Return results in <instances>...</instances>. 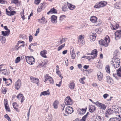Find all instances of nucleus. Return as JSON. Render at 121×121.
<instances>
[{
	"instance_id": "obj_18",
	"label": "nucleus",
	"mask_w": 121,
	"mask_h": 121,
	"mask_svg": "<svg viewBox=\"0 0 121 121\" xmlns=\"http://www.w3.org/2000/svg\"><path fill=\"white\" fill-rule=\"evenodd\" d=\"M89 111L91 112H93L95 110L96 108L95 106L91 105L89 106Z\"/></svg>"
},
{
	"instance_id": "obj_26",
	"label": "nucleus",
	"mask_w": 121,
	"mask_h": 121,
	"mask_svg": "<svg viewBox=\"0 0 121 121\" xmlns=\"http://www.w3.org/2000/svg\"><path fill=\"white\" fill-rule=\"evenodd\" d=\"M68 6L69 9L70 10H72L74 9L75 7V6L70 4V3L67 2Z\"/></svg>"
},
{
	"instance_id": "obj_34",
	"label": "nucleus",
	"mask_w": 121,
	"mask_h": 121,
	"mask_svg": "<svg viewBox=\"0 0 121 121\" xmlns=\"http://www.w3.org/2000/svg\"><path fill=\"white\" fill-rule=\"evenodd\" d=\"M117 70V74L119 77H121V67Z\"/></svg>"
},
{
	"instance_id": "obj_45",
	"label": "nucleus",
	"mask_w": 121,
	"mask_h": 121,
	"mask_svg": "<svg viewBox=\"0 0 121 121\" xmlns=\"http://www.w3.org/2000/svg\"><path fill=\"white\" fill-rule=\"evenodd\" d=\"M65 45V43H64L60 46L57 49L58 51H59L61 50L63 48Z\"/></svg>"
},
{
	"instance_id": "obj_1",
	"label": "nucleus",
	"mask_w": 121,
	"mask_h": 121,
	"mask_svg": "<svg viewBox=\"0 0 121 121\" xmlns=\"http://www.w3.org/2000/svg\"><path fill=\"white\" fill-rule=\"evenodd\" d=\"M110 39L108 35H106L104 40L101 39L99 41V44L101 45L107 47L108 45V43H109Z\"/></svg>"
},
{
	"instance_id": "obj_14",
	"label": "nucleus",
	"mask_w": 121,
	"mask_h": 121,
	"mask_svg": "<svg viewBox=\"0 0 121 121\" xmlns=\"http://www.w3.org/2000/svg\"><path fill=\"white\" fill-rule=\"evenodd\" d=\"M97 75L98 80L99 81H100L103 78V73L100 72H97Z\"/></svg>"
},
{
	"instance_id": "obj_33",
	"label": "nucleus",
	"mask_w": 121,
	"mask_h": 121,
	"mask_svg": "<svg viewBox=\"0 0 121 121\" xmlns=\"http://www.w3.org/2000/svg\"><path fill=\"white\" fill-rule=\"evenodd\" d=\"M13 107L14 108L16 111H17L18 109L17 108H16V107H18V105L17 104V103L16 102H14L13 104Z\"/></svg>"
},
{
	"instance_id": "obj_54",
	"label": "nucleus",
	"mask_w": 121,
	"mask_h": 121,
	"mask_svg": "<svg viewBox=\"0 0 121 121\" xmlns=\"http://www.w3.org/2000/svg\"><path fill=\"white\" fill-rule=\"evenodd\" d=\"M61 109L62 110V111H63L64 110L65 107V104H62L61 105Z\"/></svg>"
},
{
	"instance_id": "obj_37",
	"label": "nucleus",
	"mask_w": 121,
	"mask_h": 121,
	"mask_svg": "<svg viewBox=\"0 0 121 121\" xmlns=\"http://www.w3.org/2000/svg\"><path fill=\"white\" fill-rule=\"evenodd\" d=\"M0 39L2 43H4L6 41L5 38L3 36H0Z\"/></svg>"
},
{
	"instance_id": "obj_47",
	"label": "nucleus",
	"mask_w": 121,
	"mask_h": 121,
	"mask_svg": "<svg viewBox=\"0 0 121 121\" xmlns=\"http://www.w3.org/2000/svg\"><path fill=\"white\" fill-rule=\"evenodd\" d=\"M112 65L114 66V68H115L118 67L120 65V63H114Z\"/></svg>"
},
{
	"instance_id": "obj_56",
	"label": "nucleus",
	"mask_w": 121,
	"mask_h": 121,
	"mask_svg": "<svg viewBox=\"0 0 121 121\" xmlns=\"http://www.w3.org/2000/svg\"><path fill=\"white\" fill-rule=\"evenodd\" d=\"M86 59H88L90 61V60L91 59H93V57L92 56H86Z\"/></svg>"
},
{
	"instance_id": "obj_24",
	"label": "nucleus",
	"mask_w": 121,
	"mask_h": 121,
	"mask_svg": "<svg viewBox=\"0 0 121 121\" xmlns=\"http://www.w3.org/2000/svg\"><path fill=\"white\" fill-rule=\"evenodd\" d=\"M47 53V51L45 50H43V51H41L40 52V54L41 56L45 58L47 57V56L45 55Z\"/></svg>"
},
{
	"instance_id": "obj_9",
	"label": "nucleus",
	"mask_w": 121,
	"mask_h": 121,
	"mask_svg": "<svg viewBox=\"0 0 121 121\" xmlns=\"http://www.w3.org/2000/svg\"><path fill=\"white\" fill-rule=\"evenodd\" d=\"M4 102L6 110L7 111L10 112V110L9 107L8 106V103L7 99H4Z\"/></svg>"
},
{
	"instance_id": "obj_36",
	"label": "nucleus",
	"mask_w": 121,
	"mask_h": 121,
	"mask_svg": "<svg viewBox=\"0 0 121 121\" xmlns=\"http://www.w3.org/2000/svg\"><path fill=\"white\" fill-rule=\"evenodd\" d=\"M2 73L5 75H7L8 74L7 72V69H2Z\"/></svg>"
},
{
	"instance_id": "obj_40",
	"label": "nucleus",
	"mask_w": 121,
	"mask_h": 121,
	"mask_svg": "<svg viewBox=\"0 0 121 121\" xmlns=\"http://www.w3.org/2000/svg\"><path fill=\"white\" fill-rule=\"evenodd\" d=\"M62 10L64 12L67 11L68 9L66 5H65L62 8Z\"/></svg>"
},
{
	"instance_id": "obj_63",
	"label": "nucleus",
	"mask_w": 121,
	"mask_h": 121,
	"mask_svg": "<svg viewBox=\"0 0 121 121\" xmlns=\"http://www.w3.org/2000/svg\"><path fill=\"white\" fill-rule=\"evenodd\" d=\"M92 102L93 104H95V105H96L97 106L98 103H99V102L98 101H97L96 102H93H93Z\"/></svg>"
},
{
	"instance_id": "obj_4",
	"label": "nucleus",
	"mask_w": 121,
	"mask_h": 121,
	"mask_svg": "<svg viewBox=\"0 0 121 121\" xmlns=\"http://www.w3.org/2000/svg\"><path fill=\"white\" fill-rule=\"evenodd\" d=\"M107 4V2L102 1L95 5L94 6V8H99L100 7L105 6Z\"/></svg>"
},
{
	"instance_id": "obj_17",
	"label": "nucleus",
	"mask_w": 121,
	"mask_h": 121,
	"mask_svg": "<svg viewBox=\"0 0 121 121\" xmlns=\"http://www.w3.org/2000/svg\"><path fill=\"white\" fill-rule=\"evenodd\" d=\"M97 106L103 110H105L106 108L105 105L104 104L100 103L99 102Z\"/></svg>"
},
{
	"instance_id": "obj_43",
	"label": "nucleus",
	"mask_w": 121,
	"mask_h": 121,
	"mask_svg": "<svg viewBox=\"0 0 121 121\" xmlns=\"http://www.w3.org/2000/svg\"><path fill=\"white\" fill-rule=\"evenodd\" d=\"M40 7L41 8H42L43 9H44L46 6V3L45 2L44 3H41L40 4Z\"/></svg>"
},
{
	"instance_id": "obj_35",
	"label": "nucleus",
	"mask_w": 121,
	"mask_h": 121,
	"mask_svg": "<svg viewBox=\"0 0 121 121\" xmlns=\"http://www.w3.org/2000/svg\"><path fill=\"white\" fill-rule=\"evenodd\" d=\"M102 118L103 117H102V118L100 116H96L95 120L94 121H101L102 120Z\"/></svg>"
},
{
	"instance_id": "obj_52",
	"label": "nucleus",
	"mask_w": 121,
	"mask_h": 121,
	"mask_svg": "<svg viewBox=\"0 0 121 121\" xmlns=\"http://www.w3.org/2000/svg\"><path fill=\"white\" fill-rule=\"evenodd\" d=\"M41 0H35V4L36 5H38L40 2Z\"/></svg>"
},
{
	"instance_id": "obj_2",
	"label": "nucleus",
	"mask_w": 121,
	"mask_h": 121,
	"mask_svg": "<svg viewBox=\"0 0 121 121\" xmlns=\"http://www.w3.org/2000/svg\"><path fill=\"white\" fill-rule=\"evenodd\" d=\"M25 58L26 62L29 64L33 65L35 62L34 58L32 56H26Z\"/></svg>"
},
{
	"instance_id": "obj_12",
	"label": "nucleus",
	"mask_w": 121,
	"mask_h": 121,
	"mask_svg": "<svg viewBox=\"0 0 121 121\" xmlns=\"http://www.w3.org/2000/svg\"><path fill=\"white\" fill-rule=\"evenodd\" d=\"M45 80L44 82H45L47 81H49L50 84H53L54 83V81L53 78L51 77H45Z\"/></svg>"
},
{
	"instance_id": "obj_39",
	"label": "nucleus",
	"mask_w": 121,
	"mask_h": 121,
	"mask_svg": "<svg viewBox=\"0 0 121 121\" xmlns=\"http://www.w3.org/2000/svg\"><path fill=\"white\" fill-rule=\"evenodd\" d=\"M66 16L65 15H61L60 17L59 21L60 22L62 21L66 18Z\"/></svg>"
},
{
	"instance_id": "obj_10",
	"label": "nucleus",
	"mask_w": 121,
	"mask_h": 121,
	"mask_svg": "<svg viewBox=\"0 0 121 121\" xmlns=\"http://www.w3.org/2000/svg\"><path fill=\"white\" fill-rule=\"evenodd\" d=\"M97 51L96 49H94L92 51L91 53V55H93V56H92L93 59H94V58L97 57Z\"/></svg>"
},
{
	"instance_id": "obj_20",
	"label": "nucleus",
	"mask_w": 121,
	"mask_h": 121,
	"mask_svg": "<svg viewBox=\"0 0 121 121\" xmlns=\"http://www.w3.org/2000/svg\"><path fill=\"white\" fill-rule=\"evenodd\" d=\"M38 21L40 23H46L47 21H46L45 18L43 17L41 19H38Z\"/></svg>"
},
{
	"instance_id": "obj_27",
	"label": "nucleus",
	"mask_w": 121,
	"mask_h": 121,
	"mask_svg": "<svg viewBox=\"0 0 121 121\" xmlns=\"http://www.w3.org/2000/svg\"><path fill=\"white\" fill-rule=\"evenodd\" d=\"M114 60V63H120V59L116 56H114L112 60L113 61V60Z\"/></svg>"
},
{
	"instance_id": "obj_31",
	"label": "nucleus",
	"mask_w": 121,
	"mask_h": 121,
	"mask_svg": "<svg viewBox=\"0 0 121 121\" xmlns=\"http://www.w3.org/2000/svg\"><path fill=\"white\" fill-rule=\"evenodd\" d=\"M10 32V30H8V31H2V34L3 36H7L8 34H9Z\"/></svg>"
},
{
	"instance_id": "obj_55",
	"label": "nucleus",
	"mask_w": 121,
	"mask_h": 121,
	"mask_svg": "<svg viewBox=\"0 0 121 121\" xmlns=\"http://www.w3.org/2000/svg\"><path fill=\"white\" fill-rule=\"evenodd\" d=\"M43 9L42 8H41L40 6L37 9V11L38 12H41L42 10Z\"/></svg>"
},
{
	"instance_id": "obj_46",
	"label": "nucleus",
	"mask_w": 121,
	"mask_h": 121,
	"mask_svg": "<svg viewBox=\"0 0 121 121\" xmlns=\"http://www.w3.org/2000/svg\"><path fill=\"white\" fill-rule=\"evenodd\" d=\"M85 77H83L82 78H80L79 80V81L81 83L83 84L85 83V82L83 81V80H85Z\"/></svg>"
},
{
	"instance_id": "obj_23",
	"label": "nucleus",
	"mask_w": 121,
	"mask_h": 121,
	"mask_svg": "<svg viewBox=\"0 0 121 121\" xmlns=\"http://www.w3.org/2000/svg\"><path fill=\"white\" fill-rule=\"evenodd\" d=\"M6 10L7 14L9 16H11L12 15H13L16 13V12L15 11H9L7 10V9H6Z\"/></svg>"
},
{
	"instance_id": "obj_7",
	"label": "nucleus",
	"mask_w": 121,
	"mask_h": 121,
	"mask_svg": "<svg viewBox=\"0 0 121 121\" xmlns=\"http://www.w3.org/2000/svg\"><path fill=\"white\" fill-rule=\"evenodd\" d=\"M30 79L32 82L36 84L38 86L39 85V81L38 78H34L33 77H31L30 78Z\"/></svg>"
},
{
	"instance_id": "obj_22",
	"label": "nucleus",
	"mask_w": 121,
	"mask_h": 121,
	"mask_svg": "<svg viewBox=\"0 0 121 121\" xmlns=\"http://www.w3.org/2000/svg\"><path fill=\"white\" fill-rule=\"evenodd\" d=\"M70 53L72 58V59H74L75 57V54L74 53V49H71L70 50Z\"/></svg>"
},
{
	"instance_id": "obj_30",
	"label": "nucleus",
	"mask_w": 121,
	"mask_h": 121,
	"mask_svg": "<svg viewBox=\"0 0 121 121\" xmlns=\"http://www.w3.org/2000/svg\"><path fill=\"white\" fill-rule=\"evenodd\" d=\"M75 84L73 82H71L69 85V87L71 89H73L75 87Z\"/></svg>"
},
{
	"instance_id": "obj_5",
	"label": "nucleus",
	"mask_w": 121,
	"mask_h": 121,
	"mask_svg": "<svg viewBox=\"0 0 121 121\" xmlns=\"http://www.w3.org/2000/svg\"><path fill=\"white\" fill-rule=\"evenodd\" d=\"M65 104L66 105H71L73 104V103L71 99L69 96H67L66 97L64 100Z\"/></svg>"
},
{
	"instance_id": "obj_62",
	"label": "nucleus",
	"mask_w": 121,
	"mask_h": 121,
	"mask_svg": "<svg viewBox=\"0 0 121 121\" xmlns=\"http://www.w3.org/2000/svg\"><path fill=\"white\" fill-rule=\"evenodd\" d=\"M109 96V95L107 94H105L103 95V97L104 99H106Z\"/></svg>"
},
{
	"instance_id": "obj_28",
	"label": "nucleus",
	"mask_w": 121,
	"mask_h": 121,
	"mask_svg": "<svg viewBox=\"0 0 121 121\" xmlns=\"http://www.w3.org/2000/svg\"><path fill=\"white\" fill-rule=\"evenodd\" d=\"M107 113L106 114L111 115L114 113L113 108H109L108 109L106 112Z\"/></svg>"
},
{
	"instance_id": "obj_51",
	"label": "nucleus",
	"mask_w": 121,
	"mask_h": 121,
	"mask_svg": "<svg viewBox=\"0 0 121 121\" xmlns=\"http://www.w3.org/2000/svg\"><path fill=\"white\" fill-rule=\"evenodd\" d=\"M23 94L20 93L17 96V98L18 99H20L23 97Z\"/></svg>"
},
{
	"instance_id": "obj_44",
	"label": "nucleus",
	"mask_w": 121,
	"mask_h": 121,
	"mask_svg": "<svg viewBox=\"0 0 121 121\" xmlns=\"http://www.w3.org/2000/svg\"><path fill=\"white\" fill-rule=\"evenodd\" d=\"M21 60V58L20 56L17 57L16 59L15 60V63H17L19 62Z\"/></svg>"
},
{
	"instance_id": "obj_19",
	"label": "nucleus",
	"mask_w": 121,
	"mask_h": 121,
	"mask_svg": "<svg viewBox=\"0 0 121 121\" xmlns=\"http://www.w3.org/2000/svg\"><path fill=\"white\" fill-rule=\"evenodd\" d=\"M106 78L107 81L108 83L111 84H113V81L111 77L109 76H107Z\"/></svg>"
},
{
	"instance_id": "obj_13",
	"label": "nucleus",
	"mask_w": 121,
	"mask_h": 121,
	"mask_svg": "<svg viewBox=\"0 0 121 121\" xmlns=\"http://www.w3.org/2000/svg\"><path fill=\"white\" fill-rule=\"evenodd\" d=\"M114 112L115 114H119L121 112V108L120 107L116 108H113Z\"/></svg>"
},
{
	"instance_id": "obj_61",
	"label": "nucleus",
	"mask_w": 121,
	"mask_h": 121,
	"mask_svg": "<svg viewBox=\"0 0 121 121\" xmlns=\"http://www.w3.org/2000/svg\"><path fill=\"white\" fill-rule=\"evenodd\" d=\"M84 41L83 40H81L80 41H78V43L81 44H83L84 43Z\"/></svg>"
},
{
	"instance_id": "obj_42",
	"label": "nucleus",
	"mask_w": 121,
	"mask_h": 121,
	"mask_svg": "<svg viewBox=\"0 0 121 121\" xmlns=\"http://www.w3.org/2000/svg\"><path fill=\"white\" fill-rule=\"evenodd\" d=\"M105 69L107 72L108 73H109L110 72V67L108 65H107L105 67Z\"/></svg>"
},
{
	"instance_id": "obj_48",
	"label": "nucleus",
	"mask_w": 121,
	"mask_h": 121,
	"mask_svg": "<svg viewBox=\"0 0 121 121\" xmlns=\"http://www.w3.org/2000/svg\"><path fill=\"white\" fill-rule=\"evenodd\" d=\"M67 38H62V39H61L60 41V42L61 44H62L63 42H65V41L67 40Z\"/></svg>"
},
{
	"instance_id": "obj_8",
	"label": "nucleus",
	"mask_w": 121,
	"mask_h": 121,
	"mask_svg": "<svg viewBox=\"0 0 121 121\" xmlns=\"http://www.w3.org/2000/svg\"><path fill=\"white\" fill-rule=\"evenodd\" d=\"M115 39L117 40L121 37V31L120 30H118L115 33Z\"/></svg>"
},
{
	"instance_id": "obj_49",
	"label": "nucleus",
	"mask_w": 121,
	"mask_h": 121,
	"mask_svg": "<svg viewBox=\"0 0 121 121\" xmlns=\"http://www.w3.org/2000/svg\"><path fill=\"white\" fill-rule=\"evenodd\" d=\"M53 106L54 108L55 109H56L58 108L57 103L56 101H55L53 104Z\"/></svg>"
},
{
	"instance_id": "obj_58",
	"label": "nucleus",
	"mask_w": 121,
	"mask_h": 121,
	"mask_svg": "<svg viewBox=\"0 0 121 121\" xmlns=\"http://www.w3.org/2000/svg\"><path fill=\"white\" fill-rule=\"evenodd\" d=\"M6 88H5L4 89L3 88L2 90L3 93L4 94H6Z\"/></svg>"
},
{
	"instance_id": "obj_38",
	"label": "nucleus",
	"mask_w": 121,
	"mask_h": 121,
	"mask_svg": "<svg viewBox=\"0 0 121 121\" xmlns=\"http://www.w3.org/2000/svg\"><path fill=\"white\" fill-rule=\"evenodd\" d=\"M90 37L91 41H94L95 40L96 37V36L91 35L90 36Z\"/></svg>"
},
{
	"instance_id": "obj_3",
	"label": "nucleus",
	"mask_w": 121,
	"mask_h": 121,
	"mask_svg": "<svg viewBox=\"0 0 121 121\" xmlns=\"http://www.w3.org/2000/svg\"><path fill=\"white\" fill-rule=\"evenodd\" d=\"M65 113H64V116H66L72 113L73 112V110L72 107L70 106L66 107L65 110Z\"/></svg>"
},
{
	"instance_id": "obj_21",
	"label": "nucleus",
	"mask_w": 121,
	"mask_h": 121,
	"mask_svg": "<svg viewBox=\"0 0 121 121\" xmlns=\"http://www.w3.org/2000/svg\"><path fill=\"white\" fill-rule=\"evenodd\" d=\"M57 13V10L54 8H53L52 9H51L49 12H47V13L48 14H49L52 13Z\"/></svg>"
},
{
	"instance_id": "obj_64",
	"label": "nucleus",
	"mask_w": 121,
	"mask_h": 121,
	"mask_svg": "<svg viewBox=\"0 0 121 121\" xmlns=\"http://www.w3.org/2000/svg\"><path fill=\"white\" fill-rule=\"evenodd\" d=\"M92 102L93 104H95V105H96L97 106L98 103H99V102L98 101H97L96 102H93H93Z\"/></svg>"
},
{
	"instance_id": "obj_11",
	"label": "nucleus",
	"mask_w": 121,
	"mask_h": 121,
	"mask_svg": "<svg viewBox=\"0 0 121 121\" xmlns=\"http://www.w3.org/2000/svg\"><path fill=\"white\" fill-rule=\"evenodd\" d=\"M118 117L110 118L108 121H121V117L120 115H118Z\"/></svg>"
},
{
	"instance_id": "obj_25",
	"label": "nucleus",
	"mask_w": 121,
	"mask_h": 121,
	"mask_svg": "<svg viewBox=\"0 0 121 121\" xmlns=\"http://www.w3.org/2000/svg\"><path fill=\"white\" fill-rule=\"evenodd\" d=\"M50 94V93L49 91V90H48L47 91H45L41 92L40 94V96H41L42 95L44 96L49 95Z\"/></svg>"
},
{
	"instance_id": "obj_50",
	"label": "nucleus",
	"mask_w": 121,
	"mask_h": 121,
	"mask_svg": "<svg viewBox=\"0 0 121 121\" xmlns=\"http://www.w3.org/2000/svg\"><path fill=\"white\" fill-rule=\"evenodd\" d=\"M78 41H80L81 40H83L84 38L82 35H79L78 37Z\"/></svg>"
},
{
	"instance_id": "obj_15",
	"label": "nucleus",
	"mask_w": 121,
	"mask_h": 121,
	"mask_svg": "<svg viewBox=\"0 0 121 121\" xmlns=\"http://www.w3.org/2000/svg\"><path fill=\"white\" fill-rule=\"evenodd\" d=\"M57 17L54 15H53L51 17V21L53 23H56Z\"/></svg>"
},
{
	"instance_id": "obj_60",
	"label": "nucleus",
	"mask_w": 121,
	"mask_h": 121,
	"mask_svg": "<svg viewBox=\"0 0 121 121\" xmlns=\"http://www.w3.org/2000/svg\"><path fill=\"white\" fill-rule=\"evenodd\" d=\"M87 117H86L85 116H84L82 118L81 120V121H86V119Z\"/></svg>"
},
{
	"instance_id": "obj_6",
	"label": "nucleus",
	"mask_w": 121,
	"mask_h": 121,
	"mask_svg": "<svg viewBox=\"0 0 121 121\" xmlns=\"http://www.w3.org/2000/svg\"><path fill=\"white\" fill-rule=\"evenodd\" d=\"M22 85L21 81L19 79L15 83V89L18 90L20 88Z\"/></svg>"
},
{
	"instance_id": "obj_53",
	"label": "nucleus",
	"mask_w": 121,
	"mask_h": 121,
	"mask_svg": "<svg viewBox=\"0 0 121 121\" xmlns=\"http://www.w3.org/2000/svg\"><path fill=\"white\" fill-rule=\"evenodd\" d=\"M29 42H31L32 40L33 39V37L32 35H29Z\"/></svg>"
},
{
	"instance_id": "obj_41",
	"label": "nucleus",
	"mask_w": 121,
	"mask_h": 121,
	"mask_svg": "<svg viewBox=\"0 0 121 121\" xmlns=\"http://www.w3.org/2000/svg\"><path fill=\"white\" fill-rule=\"evenodd\" d=\"M119 26V25L117 24H116L115 25H112V27L111 28L113 30H115L118 28Z\"/></svg>"
},
{
	"instance_id": "obj_57",
	"label": "nucleus",
	"mask_w": 121,
	"mask_h": 121,
	"mask_svg": "<svg viewBox=\"0 0 121 121\" xmlns=\"http://www.w3.org/2000/svg\"><path fill=\"white\" fill-rule=\"evenodd\" d=\"M24 10H23V13H21V15L22 17V18L23 19V20H24L25 19V17L24 15Z\"/></svg>"
},
{
	"instance_id": "obj_59",
	"label": "nucleus",
	"mask_w": 121,
	"mask_h": 121,
	"mask_svg": "<svg viewBox=\"0 0 121 121\" xmlns=\"http://www.w3.org/2000/svg\"><path fill=\"white\" fill-rule=\"evenodd\" d=\"M87 117H86L85 116H84L82 118L81 120V121H86V119Z\"/></svg>"
},
{
	"instance_id": "obj_29",
	"label": "nucleus",
	"mask_w": 121,
	"mask_h": 121,
	"mask_svg": "<svg viewBox=\"0 0 121 121\" xmlns=\"http://www.w3.org/2000/svg\"><path fill=\"white\" fill-rule=\"evenodd\" d=\"M97 18L95 16H92L90 18V21L93 23H95L96 22Z\"/></svg>"
},
{
	"instance_id": "obj_16",
	"label": "nucleus",
	"mask_w": 121,
	"mask_h": 121,
	"mask_svg": "<svg viewBox=\"0 0 121 121\" xmlns=\"http://www.w3.org/2000/svg\"><path fill=\"white\" fill-rule=\"evenodd\" d=\"M86 108H82V109H79L78 110V113L79 114H83L86 112Z\"/></svg>"
},
{
	"instance_id": "obj_32",
	"label": "nucleus",
	"mask_w": 121,
	"mask_h": 121,
	"mask_svg": "<svg viewBox=\"0 0 121 121\" xmlns=\"http://www.w3.org/2000/svg\"><path fill=\"white\" fill-rule=\"evenodd\" d=\"M12 3H13L15 4H18L19 5H20L21 3V2L18 1V0H12L11 1Z\"/></svg>"
}]
</instances>
